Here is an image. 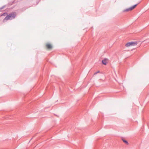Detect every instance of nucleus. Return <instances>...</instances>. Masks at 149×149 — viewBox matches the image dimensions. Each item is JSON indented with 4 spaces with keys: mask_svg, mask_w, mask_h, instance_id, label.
Segmentation results:
<instances>
[{
    "mask_svg": "<svg viewBox=\"0 0 149 149\" xmlns=\"http://www.w3.org/2000/svg\"><path fill=\"white\" fill-rule=\"evenodd\" d=\"M137 44V42H127L125 45L126 47H129L136 45Z\"/></svg>",
    "mask_w": 149,
    "mask_h": 149,
    "instance_id": "2",
    "label": "nucleus"
},
{
    "mask_svg": "<svg viewBox=\"0 0 149 149\" xmlns=\"http://www.w3.org/2000/svg\"><path fill=\"white\" fill-rule=\"evenodd\" d=\"M5 7V6H3L2 7L0 8V12L1 11V10L3 9V8H4Z\"/></svg>",
    "mask_w": 149,
    "mask_h": 149,
    "instance_id": "7",
    "label": "nucleus"
},
{
    "mask_svg": "<svg viewBox=\"0 0 149 149\" xmlns=\"http://www.w3.org/2000/svg\"><path fill=\"white\" fill-rule=\"evenodd\" d=\"M123 141L124 142H125V143H126L128 144V142L127 141H126L125 140H123Z\"/></svg>",
    "mask_w": 149,
    "mask_h": 149,
    "instance_id": "8",
    "label": "nucleus"
},
{
    "mask_svg": "<svg viewBox=\"0 0 149 149\" xmlns=\"http://www.w3.org/2000/svg\"><path fill=\"white\" fill-rule=\"evenodd\" d=\"M108 60L107 59H104L102 61V63L103 64L106 65L108 63Z\"/></svg>",
    "mask_w": 149,
    "mask_h": 149,
    "instance_id": "4",
    "label": "nucleus"
},
{
    "mask_svg": "<svg viewBox=\"0 0 149 149\" xmlns=\"http://www.w3.org/2000/svg\"><path fill=\"white\" fill-rule=\"evenodd\" d=\"M7 14V13H3L0 16V17L2 16H5Z\"/></svg>",
    "mask_w": 149,
    "mask_h": 149,
    "instance_id": "6",
    "label": "nucleus"
},
{
    "mask_svg": "<svg viewBox=\"0 0 149 149\" xmlns=\"http://www.w3.org/2000/svg\"><path fill=\"white\" fill-rule=\"evenodd\" d=\"M96 74V73H95L94 74V75H95V74Z\"/></svg>",
    "mask_w": 149,
    "mask_h": 149,
    "instance_id": "9",
    "label": "nucleus"
},
{
    "mask_svg": "<svg viewBox=\"0 0 149 149\" xmlns=\"http://www.w3.org/2000/svg\"><path fill=\"white\" fill-rule=\"evenodd\" d=\"M46 46L48 49H51L52 47V45L49 44H47Z\"/></svg>",
    "mask_w": 149,
    "mask_h": 149,
    "instance_id": "5",
    "label": "nucleus"
},
{
    "mask_svg": "<svg viewBox=\"0 0 149 149\" xmlns=\"http://www.w3.org/2000/svg\"><path fill=\"white\" fill-rule=\"evenodd\" d=\"M137 4H135L134 6L125 9L124 10H123V12H127L129 11H131L133 10L136 6Z\"/></svg>",
    "mask_w": 149,
    "mask_h": 149,
    "instance_id": "3",
    "label": "nucleus"
},
{
    "mask_svg": "<svg viewBox=\"0 0 149 149\" xmlns=\"http://www.w3.org/2000/svg\"><path fill=\"white\" fill-rule=\"evenodd\" d=\"M16 16V15L15 13H12L7 15L3 19V21L5 22L6 20L13 19L15 18Z\"/></svg>",
    "mask_w": 149,
    "mask_h": 149,
    "instance_id": "1",
    "label": "nucleus"
}]
</instances>
